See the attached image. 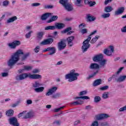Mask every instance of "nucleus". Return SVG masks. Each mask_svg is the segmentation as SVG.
I'll return each mask as SVG.
<instances>
[{"label": "nucleus", "instance_id": "1a4fd4ad", "mask_svg": "<svg viewBox=\"0 0 126 126\" xmlns=\"http://www.w3.org/2000/svg\"><path fill=\"white\" fill-rule=\"evenodd\" d=\"M21 44V42L18 40H14L13 42L7 43V46L10 48L14 50L16 49V47L20 46Z\"/></svg>", "mask_w": 126, "mask_h": 126}, {"label": "nucleus", "instance_id": "9d476101", "mask_svg": "<svg viewBox=\"0 0 126 126\" xmlns=\"http://www.w3.org/2000/svg\"><path fill=\"white\" fill-rule=\"evenodd\" d=\"M8 121L9 122V125L13 126H19V124L18 123V121L17 120V118L16 117H10Z\"/></svg>", "mask_w": 126, "mask_h": 126}, {"label": "nucleus", "instance_id": "393cba45", "mask_svg": "<svg viewBox=\"0 0 126 126\" xmlns=\"http://www.w3.org/2000/svg\"><path fill=\"white\" fill-rule=\"evenodd\" d=\"M58 16H53L50 19L47 21V23H51L53 21H56V20H58Z\"/></svg>", "mask_w": 126, "mask_h": 126}, {"label": "nucleus", "instance_id": "4be33fe9", "mask_svg": "<svg viewBox=\"0 0 126 126\" xmlns=\"http://www.w3.org/2000/svg\"><path fill=\"white\" fill-rule=\"evenodd\" d=\"M101 84H102V79H98L94 82L93 85L94 87H96V86H98V85H100Z\"/></svg>", "mask_w": 126, "mask_h": 126}, {"label": "nucleus", "instance_id": "3c124183", "mask_svg": "<svg viewBox=\"0 0 126 126\" xmlns=\"http://www.w3.org/2000/svg\"><path fill=\"white\" fill-rule=\"evenodd\" d=\"M81 103V101H73L71 103V105H80V103Z\"/></svg>", "mask_w": 126, "mask_h": 126}, {"label": "nucleus", "instance_id": "f704fd0d", "mask_svg": "<svg viewBox=\"0 0 126 126\" xmlns=\"http://www.w3.org/2000/svg\"><path fill=\"white\" fill-rule=\"evenodd\" d=\"M103 53L104 54H105V55H106V56H112L111 52L110 51V50H108L107 49H104Z\"/></svg>", "mask_w": 126, "mask_h": 126}, {"label": "nucleus", "instance_id": "6e6552de", "mask_svg": "<svg viewBox=\"0 0 126 126\" xmlns=\"http://www.w3.org/2000/svg\"><path fill=\"white\" fill-rule=\"evenodd\" d=\"M66 40L65 39H61L60 42H59L57 44V49L58 51H61L64 50L66 47V43L65 42Z\"/></svg>", "mask_w": 126, "mask_h": 126}, {"label": "nucleus", "instance_id": "338daca9", "mask_svg": "<svg viewBox=\"0 0 126 126\" xmlns=\"http://www.w3.org/2000/svg\"><path fill=\"white\" fill-rule=\"evenodd\" d=\"M110 49V52L111 54L114 52V46H109Z\"/></svg>", "mask_w": 126, "mask_h": 126}, {"label": "nucleus", "instance_id": "5fc2aeb1", "mask_svg": "<svg viewBox=\"0 0 126 126\" xmlns=\"http://www.w3.org/2000/svg\"><path fill=\"white\" fill-rule=\"evenodd\" d=\"M20 104V101H18L16 103H14L12 104V108H15L17 106H18Z\"/></svg>", "mask_w": 126, "mask_h": 126}, {"label": "nucleus", "instance_id": "7ed1b4c3", "mask_svg": "<svg viewBox=\"0 0 126 126\" xmlns=\"http://www.w3.org/2000/svg\"><path fill=\"white\" fill-rule=\"evenodd\" d=\"M96 33H97V30L94 31L93 32L91 33L90 35L88 36V39H86L83 42V45L81 47L83 53H85V52H87L88 49L90 48L91 45L89 43V42H90V40H91V36H92V35H94V34H96Z\"/></svg>", "mask_w": 126, "mask_h": 126}, {"label": "nucleus", "instance_id": "0eeeda50", "mask_svg": "<svg viewBox=\"0 0 126 126\" xmlns=\"http://www.w3.org/2000/svg\"><path fill=\"white\" fill-rule=\"evenodd\" d=\"M26 113H27V111H24L20 113L18 115V118H21V117H23V119H30L31 118H33V117H34V112H33L32 111H30L28 112L27 114H26ZM25 114H26L25 115Z\"/></svg>", "mask_w": 126, "mask_h": 126}, {"label": "nucleus", "instance_id": "f8f14e48", "mask_svg": "<svg viewBox=\"0 0 126 126\" xmlns=\"http://www.w3.org/2000/svg\"><path fill=\"white\" fill-rule=\"evenodd\" d=\"M54 42V38H49L44 39L43 41L40 42V45L42 46H47V45H52Z\"/></svg>", "mask_w": 126, "mask_h": 126}, {"label": "nucleus", "instance_id": "2f4dec72", "mask_svg": "<svg viewBox=\"0 0 126 126\" xmlns=\"http://www.w3.org/2000/svg\"><path fill=\"white\" fill-rule=\"evenodd\" d=\"M75 99H82V100H90V97L88 96H81L75 97Z\"/></svg>", "mask_w": 126, "mask_h": 126}, {"label": "nucleus", "instance_id": "a18cd8bd", "mask_svg": "<svg viewBox=\"0 0 126 126\" xmlns=\"http://www.w3.org/2000/svg\"><path fill=\"white\" fill-rule=\"evenodd\" d=\"M87 94V91H83L79 93V96H83V95H86Z\"/></svg>", "mask_w": 126, "mask_h": 126}, {"label": "nucleus", "instance_id": "c85d7f7f", "mask_svg": "<svg viewBox=\"0 0 126 126\" xmlns=\"http://www.w3.org/2000/svg\"><path fill=\"white\" fill-rule=\"evenodd\" d=\"M75 4L79 7H82L83 6V5L81 3V0H76L75 1Z\"/></svg>", "mask_w": 126, "mask_h": 126}, {"label": "nucleus", "instance_id": "473e14b6", "mask_svg": "<svg viewBox=\"0 0 126 126\" xmlns=\"http://www.w3.org/2000/svg\"><path fill=\"white\" fill-rule=\"evenodd\" d=\"M99 73V70H97L95 72H94L91 75H89L87 78V79H90V78H92V77H94L96 74Z\"/></svg>", "mask_w": 126, "mask_h": 126}, {"label": "nucleus", "instance_id": "49530a36", "mask_svg": "<svg viewBox=\"0 0 126 126\" xmlns=\"http://www.w3.org/2000/svg\"><path fill=\"white\" fill-rule=\"evenodd\" d=\"M40 48L41 47H40V46H37L34 49V52L36 53H39Z\"/></svg>", "mask_w": 126, "mask_h": 126}, {"label": "nucleus", "instance_id": "cd10ccee", "mask_svg": "<svg viewBox=\"0 0 126 126\" xmlns=\"http://www.w3.org/2000/svg\"><path fill=\"white\" fill-rule=\"evenodd\" d=\"M113 9V7H112V6H108L105 7L104 9V12L109 13V12H111V11H112Z\"/></svg>", "mask_w": 126, "mask_h": 126}, {"label": "nucleus", "instance_id": "4468645a", "mask_svg": "<svg viewBox=\"0 0 126 126\" xmlns=\"http://www.w3.org/2000/svg\"><path fill=\"white\" fill-rule=\"evenodd\" d=\"M102 67H105V66H101V65L96 63H92L90 65V69H99L102 68Z\"/></svg>", "mask_w": 126, "mask_h": 126}, {"label": "nucleus", "instance_id": "4d7b16f0", "mask_svg": "<svg viewBox=\"0 0 126 126\" xmlns=\"http://www.w3.org/2000/svg\"><path fill=\"white\" fill-rule=\"evenodd\" d=\"M39 5H41V3L38 2L33 3L32 4V6L33 7L39 6Z\"/></svg>", "mask_w": 126, "mask_h": 126}, {"label": "nucleus", "instance_id": "09e8293b", "mask_svg": "<svg viewBox=\"0 0 126 126\" xmlns=\"http://www.w3.org/2000/svg\"><path fill=\"white\" fill-rule=\"evenodd\" d=\"M124 67H120L118 70L116 72V74H117L119 75V74H120V73H121L123 70V69H124Z\"/></svg>", "mask_w": 126, "mask_h": 126}, {"label": "nucleus", "instance_id": "603ef678", "mask_svg": "<svg viewBox=\"0 0 126 126\" xmlns=\"http://www.w3.org/2000/svg\"><path fill=\"white\" fill-rule=\"evenodd\" d=\"M96 4V2L95 1H90L89 3V5L91 7L94 6Z\"/></svg>", "mask_w": 126, "mask_h": 126}, {"label": "nucleus", "instance_id": "20e7f679", "mask_svg": "<svg viewBox=\"0 0 126 126\" xmlns=\"http://www.w3.org/2000/svg\"><path fill=\"white\" fill-rule=\"evenodd\" d=\"M103 58V54L97 55L93 57V61L95 63H98L100 66H105L107 64V60Z\"/></svg>", "mask_w": 126, "mask_h": 126}, {"label": "nucleus", "instance_id": "9b49d317", "mask_svg": "<svg viewBox=\"0 0 126 126\" xmlns=\"http://www.w3.org/2000/svg\"><path fill=\"white\" fill-rule=\"evenodd\" d=\"M56 51L57 49L55 47H49L48 48L44 49V50L43 51L44 53L46 52H51L48 54L49 56H53V55H55Z\"/></svg>", "mask_w": 126, "mask_h": 126}, {"label": "nucleus", "instance_id": "f257e3e1", "mask_svg": "<svg viewBox=\"0 0 126 126\" xmlns=\"http://www.w3.org/2000/svg\"><path fill=\"white\" fill-rule=\"evenodd\" d=\"M20 55H23L21 58L22 62H25L29 57H30V52H27L24 54L23 50L19 49L14 53L11 56L10 59L7 62V64L9 67H12L17 62L19 61Z\"/></svg>", "mask_w": 126, "mask_h": 126}, {"label": "nucleus", "instance_id": "58836bf2", "mask_svg": "<svg viewBox=\"0 0 126 126\" xmlns=\"http://www.w3.org/2000/svg\"><path fill=\"white\" fill-rule=\"evenodd\" d=\"M71 30H72L71 27H68L65 29V30H64L63 31L62 33H67L69 32V31H71Z\"/></svg>", "mask_w": 126, "mask_h": 126}, {"label": "nucleus", "instance_id": "6e6d98bb", "mask_svg": "<svg viewBox=\"0 0 126 126\" xmlns=\"http://www.w3.org/2000/svg\"><path fill=\"white\" fill-rule=\"evenodd\" d=\"M124 111H126V105L120 108L119 110V112H124Z\"/></svg>", "mask_w": 126, "mask_h": 126}, {"label": "nucleus", "instance_id": "c03bdc74", "mask_svg": "<svg viewBox=\"0 0 126 126\" xmlns=\"http://www.w3.org/2000/svg\"><path fill=\"white\" fill-rule=\"evenodd\" d=\"M109 93H104L102 94V98L103 99H107V98H109Z\"/></svg>", "mask_w": 126, "mask_h": 126}, {"label": "nucleus", "instance_id": "f03ea898", "mask_svg": "<svg viewBox=\"0 0 126 126\" xmlns=\"http://www.w3.org/2000/svg\"><path fill=\"white\" fill-rule=\"evenodd\" d=\"M39 72H40V70L38 69H34L32 70V73H34V74H28L27 73L20 74L16 76V80H24L28 77H29L31 79H42V75L36 74L39 73Z\"/></svg>", "mask_w": 126, "mask_h": 126}, {"label": "nucleus", "instance_id": "dca6fc26", "mask_svg": "<svg viewBox=\"0 0 126 126\" xmlns=\"http://www.w3.org/2000/svg\"><path fill=\"white\" fill-rule=\"evenodd\" d=\"M65 40L68 47H72L73 45V40H74V36L68 37Z\"/></svg>", "mask_w": 126, "mask_h": 126}, {"label": "nucleus", "instance_id": "e2e57ef3", "mask_svg": "<svg viewBox=\"0 0 126 126\" xmlns=\"http://www.w3.org/2000/svg\"><path fill=\"white\" fill-rule=\"evenodd\" d=\"M54 124L57 125V126H61V120H57L55 121Z\"/></svg>", "mask_w": 126, "mask_h": 126}, {"label": "nucleus", "instance_id": "8fccbe9b", "mask_svg": "<svg viewBox=\"0 0 126 126\" xmlns=\"http://www.w3.org/2000/svg\"><path fill=\"white\" fill-rule=\"evenodd\" d=\"M53 7L54 6L51 5H45L44 6V8H45L46 9H50L51 8H53Z\"/></svg>", "mask_w": 126, "mask_h": 126}, {"label": "nucleus", "instance_id": "a878e982", "mask_svg": "<svg viewBox=\"0 0 126 126\" xmlns=\"http://www.w3.org/2000/svg\"><path fill=\"white\" fill-rule=\"evenodd\" d=\"M14 111L12 109L8 110L6 111V115L8 117H10L11 116H13Z\"/></svg>", "mask_w": 126, "mask_h": 126}, {"label": "nucleus", "instance_id": "2eb2a0df", "mask_svg": "<svg viewBox=\"0 0 126 126\" xmlns=\"http://www.w3.org/2000/svg\"><path fill=\"white\" fill-rule=\"evenodd\" d=\"M109 115L106 114H101L95 116V119L97 121H101V120H104V119H108Z\"/></svg>", "mask_w": 126, "mask_h": 126}, {"label": "nucleus", "instance_id": "37998d69", "mask_svg": "<svg viewBox=\"0 0 126 126\" xmlns=\"http://www.w3.org/2000/svg\"><path fill=\"white\" fill-rule=\"evenodd\" d=\"M110 15H111L110 13H104L101 15V17H102V18H104V19L108 18L110 17Z\"/></svg>", "mask_w": 126, "mask_h": 126}, {"label": "nucleus", "instance_id": "13d9d810", "mask_svg": "<svg viewBox=\"0 0 126 126\" xmlns=\"http://www.w3.org/2000/svg\"><path fill=\"white\" fill-rule=\"evenodd\" d=\"M2 77H7L8 76V73L7 72H2L1 73Z\"/></svg>", "mask_w": 126, "mask_h": 126}, {"label": "nucleus", "instance_id": "a19ab883", "mask_svg": "<svg viewBox=\"0 0 126 126\" xmlns=\"http://www.w3.org/2000/svg\"><path fill=\"white\" fill-rule=\"evenodd\" d=\"M112 79L116 81V82H119V81H118V74H115L112 75Z\"/></svg>", "mask_w": 126, "mask_h": 126}, {"label": "nucleus", "instance_id": "bb28decb", "mask_svg": "<svg viewBox=\"0 0 126 126\" xmlns=\"http://www.w3.org/2000/svg\"><path fill=\"white\" fill-rule=\"evenodd\" d=\"M15 20H17V17L13 16L7 20V23H11L13 22V21H15Z\"/></svg>", "mask_w": 126, "mask_h": 126}, {"label": "nucleus", "instance_id": "39448f33", "mask_svg": "<svg viewBox=\"0 0 126 126\" xmlns=\"http://www.w3.org/2000/svg\"><path fill=\"white\" fill-rule=\"evenodd\" d=\"M79 75V73H76L75 70H72L70 71V73L65 75V79H68V81L69 82H72L73 81H75L77 80V77Z\"/></svg>", "mask_w": 126, "mask_h": 126}, {"label": "nucleus", "instance_id": "b1692460", "mask_svg": "<svg viewBox=\"0 0 126 126\" xmlns=\"http://www.w3.org/2000/svg\"><path fill=\"white\" fill-rule=\"evenodd\" d=\"M126 75H120L118 78L117 81L118 82H124V81H126Z\"/></svg>", "mask_w": 126, "mask_h": 126}, {"label": "nucleus", "instance_id": "a211bd4d", "mask_svg": "<svg viewBox=\"0 0 126 126\" xmlns=\"http://www.w3.org/2000/svg\"><path fill=\"white\" fill-rule=\"evenodd\" d=\"M125 7H122L119 8L117 11L115 12V15H120V14H122L125 12Z\"/></svg>", "mask_w": 126, "mask_h": 126}, {"label": "nucleus", "instance_id": "ddd939ff", "mask_svg": "<svg viewBox=\"0 0 126 126\" xmlns=\"http://www.w3.org/2000/svg\"><path fill=\"white\" fill-rule=\"evenodd\" d=\"M57 90L58 87H53L49 89L46 93V96H51V95H53V94H54V93H55Z\"/></svg>", "mask_w": 126, "mask_h": 126}, {"label": "nucleus", "instance_id": "5701e85b", "mask_svg": "<svg viewBox=\"0 0 126 126\" xmlns=\"http://www.w3.org/2000/svg\"><path fill=\"white\" fill-rule=\"evenodd\" d=\"M44 90H45V87L42 86L34 89V91L36 93H41L43 92Z\"/></svg>", "mask_w": 126, "mask_h": 126}, {"label": "nucleus", "instance_id": "7c9ffc66", "mask_svg": "<svg viewBox=\"0 0 126 126\" xmlns=\"http://www.w3.org/2000/svg\"><path fill=\"white\" fill-rule=\"evenodd\" d=\"M44 34H45V32H40L37 33V37L38 39H42L43 38V36H44Z\"/></svg>", "mask_w": 126, "mask_h": 126}, {"label": "nucleus", "instance_id": "69168bd1", "mask_svg": "<svg viewBox=\"0 0 126 126\" xmlns=\"http://www.w3.org/2000/svg\"><path fill=\"white\" fill-rule=\"evenodd\" d=\"M32 100H31V99L27 100V105H31V104H32Z\"/></svg>", "mask_w": 126, "mask_h": 126}, {"label": "nucleus", "instance_id": "79ce46f5", "mask_svg": "<svg viewBox=\"0 0 126 126\" xmlns=\"http://www.w3.org/2000/svg\"><path fill=\"white\" fill-rule=\"evenodd\" d=\"M64 106H62L60 108H56L54 110H53V112H54L55 113H58V112H60V111H61V110H63V108H64Z\"/></svg>", "mask_w": 126, "mask_h": 126}, {"label": "nucleus", "instance_id": "aec40b11", "mask_svg": "<svg viewBox=\"0 0 126 126\" xmlns=\"http://www.w3.org/2000/svg\"><path fill=\"white\" fill-rule=\"evenodd\" d=\"M86 19L87 22H92V21H95L96 20V17L88 14L86 16Z\"/></svg>", "mask_w": 126, "mask_h": 126}, {"label": "nucleus", "instance_id": "6ab92c4d", "mask_svg": "<svg viewBox=\"0 0 126 126\" xmlns=\"http://www.w3.org/2000/svg\"><path fill=\"white\" fill-rule=\"evenodd\" d=\"M33 88L36 89L38 87H41L43 86V84L41 83L39 81H35L34 83L32 84Z\"/></svg>", "mask_w": 126, "mask_h": 126}, {"label": "nucleus", "instance_id": "ea45409f", "mask_svg": "<svg viewBox=\"0 0 126 126\" xmlns=\"http://www.w3.org/2000/svg\"><path fill=\"white\" fill-rule=\"evenodd\" d=\"M9 4V1L7 0H4L2 2V5L3 6H8V5Z\"/></svg>", "mask_w": 126, "mask_h": 126}, {"label": "nucleus", "instance_id": "0e129e2a", "mask_svg": "<svg viewBox=\"0 0 126 126\" xmlns=\"http://www.w3.org/2000/svg\"><path fill=\"white\" fill-rule=\"evenodd\" d=\"M101 126H108V123L107 122H102L100 124Z\"/></svg>", "mask_w": 126, "mask_h": 126}, {"label": "nucleus", "instance_id": "774afa93", "mask_svg": "<svg viewBox=\"0 0 126 126\" xmlns=\"http://www.w3.org/2000/svg\"><path fill=\"white\" fill-rule=\"evenodd\" d=\"M113 0H105L104 2V4L107 5L109 2H111Z\"/></svg>", "mask_w": 126, "mask_h": 126}, {"label": "nucleus", "instance_id": "423d86ee", "mask_svg": "<svg viewBox=\"0 0 126 126\" xmlns=\"http://www.w3.org/2000/svg\"><path fill=\"white\" fill-rule=\"evenodd\" d=\"M59 2L61 4L63 5L64 7L65 10L66 11H72L73 10V6H72V4L68 2V0H60Z\"/></svg>", "mask_w": 126, "mask_h": 126}, {"label": "nucleus", "instance_id": "4c0bfd02", "mask_svg": "<svg viewBox=\"0 0 126 126\" xmlns=\"http://www.w3.org/2000/svg\"><path fill=\"white\" fill-rule=\"evenodd\" d=\"M33 33V31H31L27 33H26L25 37L27 39H30V37H31V34Z\"/></svg>", "mask_w": 126, "mask_h": 126}, {"label": "nucleus", "instance_id": "412c9836", "mask_svg": "<svg viewBox=\"0 0 126 126\" xmlns=\"http://www.w3.org/2000/svg\"><path fill=\"white\" fill-rule=\"evenodd\" d=\"M51 13H45L43 14L40 17L41 20H42L43 21L45 20H47V19L50 17V16L51 15Z\"/></svg>", "mask_w": 126, "mask_h": 126}, {"label": "nucleus", "instance_id": "bf43d9fd", "mask_svg": "<svg viewBox=\"0 0 126 126\" xmlns=\"http://www.w3.org/2000/svg\"><path fill=\"white\" fill-rule=\"evenodd\" d=\"M81 33H82V34H86V33H87V29H82L81 31Z\"/></svg>", "mask_w": 126, "mask_h": 126}, {"label": "nucleus", "instance_id": "c756f323", "mask_svg": "<svg viewBox=\"0 0 126 126\" xmlns=\"http://www.w3.org/2000/svg\"><path fill=\"white\" fill-rule=\"evenodd\" d=\"M99 38H100V36L96 35L94 37L92 38V39L91 40L90 43L91 44H94V43H96V41L98 40V39H99Z\"/></svg>", "mask_w": 126, "mask_h": 126}, {"label": "nucleus", "instance_id": "052dcab7", "mask_svg": "<svg viewBox=\"0 0 126 126\" xmlns=\"http://www.w3.org/2000/svg\"><path fill=\"white\" fill-rule=\"evenodd\" d=\"M91 126H98V121H95L92 124Z\"/></svg>", "mask_w": 126, "mask_h": 126}, {"label": "nucleus", "instance_id": "72a5a7b5", "mask_svg": "<svg viewBox=\"0 0 126 126\" xmlns=\"http://www.w3.org/2000/svg\"><path fill=\"white\" fill-rule=\"evenodd\" d=\"M45 30H55L56 27L55 26H49L45 28Z\"/></svg>", "mask_w": 126, "mask_h": 126}, {"label": "nucleus", "instance_id": "c9c22d12", "mask_svg": "<svg viewBox=\"0 0 126 126\" xmlns=\"http://www.w3.org/2000/svg\"><path fill=\"white\" fill-rule=\"evenodd\" d=\"M101 101V97L99 96H95L94 98V103H99Z\"/></svg>", "mask_w": 126, "mask_h": 126}, {"label": "nucleus", "instance_id": "e433bc0d", "mask_svg": "<svg viewBox=\"0 0 126 126\" xmlns=\"http://www.w3.org/2000/svg\"><path fill=\"white\" fill-rule=\"evenodd\" d=\"M62 94H61V93H57L52 95V98H54V99H57V98H60Z\"/></svg>", "mask_w": 126, "mask_h": 126}, {"label": "nucleus", "instance_id": "864d4df0", "mask_svg": "<svg viewBox=\"0 0 126 126\" xmlns=\"http://www.w3.org/2000/svg\"><path fill=\"white\" fill-rule=\"evenodd\" d=\"M24 69L25 70H30L32 69V67H31L30 66H24Z\"/></svg>", "mask_w": 126, "mask_h": 126}, {"label": "nucleus", "instance_id": "de8ad7c7", "mask_svg": "<svg viewBox=\"0 0 126 126\" xmlns=\"http://www.w3.org/2000/svg\"><path fill=\"white\" fill-rule=\"evenodd\" d=\"M108 89H109V86H103L100 88V90L101 91H104V90H107Z\"/></svg>", "mask_w": 126, "mask_h": 126}, {"label": "nucleus", "instance_id": "f3484780", "mask_svg": "<svg viewBox=\"0 0 126 126\" xmlns=\"http://www.w3.org/2000/svg\"><path fill=\"white\" fill-rule=\"evenodd\" d=\"M55 29L61 30L65 27V24L62 23H56L55 24Z\"/></svg>", "mask_w": 126, "mask_h": 126}, {"label": "nucleus", "instance_id": "680f3d73", "mask_svg": "<svg viewBox=\"0 0 126 126\" xmlns=\"http://www.w3.org/2000/svg\"><path fill=\"white\" fill-rule=\"evenodd\" d=\"M121 32L122 33H126V26L123 27L122 29H121Z\"/></svg>", "mask_w": 126, "mask_h": 126}]
</instances>
